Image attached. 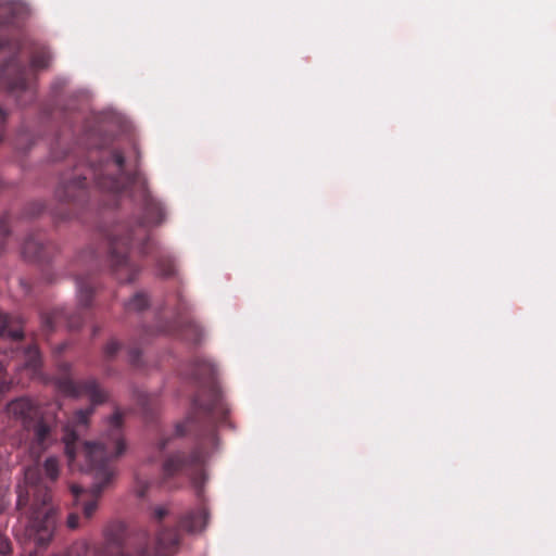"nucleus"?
Here are the masks:
<instances>
[{
  "label": "nucleus",
  "instance_id": "14",
  "mask_svg": "<svg viewBox=\"0 0 556 556\" xmlns=\"http://www.w3.org/2000/svg\"><path fill=\"white\" fill-rule=\"evenodd\" d=\"M41 365V356L36 345H29L25 351V367L36 372Z\"/></svg>",
  "mask_w": 556,
  "mask_h": 556
},
{
  "label": "nucleus",
  "instance_id": "31",
  "mask_svg": "<svg viewBox=\"0 0 556 556\" xmlns=\"http://www.w3.org/2000/svg\"><path fill=\"white\" fill-rule=\"evenodd\" d=\"M5 317H7L5 315H2V314L0 313V325H2V320H4V319H5Z\"/></svg>",
  "mask_w": 556,
  "mask_h": 556
},
{
  "label": "nucleus",
  "instance_id": "21",
  "mask_svg": "<svg viewBox=\"0 0 556 556\" xmlns=\"http://www.w3.org/2000/svg\"><path fill=\"white\" fill-rule=\"evenodd\" d=\"M12 553V544L9 538L0 531V555L10 556Z\"/></svg>",
  "mask_w": 556,
  "mask_h": 556
},
{
  "label": "nucleus",
  "instance_id": "22",
  "mask_svg": "<svg viewBox=\"0 0 556 556\" xmlns=\"http://www.w3.org/2000/svg\"><path fill=\"white\" fill-rule=\"evenodd\" d=\"M169 514V509L166 506H156L152 510V519L155 522H161Z\"/></svg>",
  "mask_w": 556,
  "mask_h": 556
},
{
  "label": "nucleus",
  "instance_id": "28",
  "mask_svg": "<svg viewBox=\"0 0 556 556\" xmlns=\"http://www.w3.org/2000/svg\"><path fill=\"white\" fill-rule=\"evenodd\" d=\"M3 507H4V503H3L2 497L0 496V513L3 510Z\"/></svg>",
  "mask_w": 556,
  "mask_h": 556
},
{
  "label": "nucleus",
  "instance_id": "5",
  "mask_svg": "<svg viewBox=\"0 0 556 556\" xmlns=\"http://www.w3.org/2000/svg\"><path fill=\"white\" fill-rule=\"evenodd\" d=\"M180 534L177 528H160L154 547L148 545V534L142 533L134 553L126 544L122 528L108 529L104 532V541L91 545V556H172L178 552Z\"/></svg>",
  "mask_w": 556,
  "mask_h": 556
},
{
  "label": "nucleus",
  "instance_id": "23",
  "mask_svg": "<svg viewBox=\"0 0 556 556\" xmlns=\"http://www.w3.org/2000/svg\"><path fill=\"white\" fill-rule=\"evenodd\" d=\"M12 382L7 377H0V402L4 395L11 390Z\"/></svg>",
  "mask_w": 556,
  "mask_h": 556
},
{
  "label": "nucleus",
  "instance_id": "1",
  "mask_svg": "<svg viewBox=\"0 0 556 556\" xmlns=\"http://www.w3.org/2000/svg\"><path fill=\"white\" fill-rule=\"evenodd\" d=\"M90 179L114 201L125 193L142 208V216L134 224H117L106 236L110 264L115 277L121 282H131L138 277L141 269L130 258L132 248H137L142 256L156 252L157 274L164 278L174 276V260L161 253L150 237V227L161 225L166 213L163 204L150 192L143 174L139 170L126 173L123 153L111 150L106 155H101L98 163H91L86 173H76L63 180L56 190L58 198L67 203L83 202Z\"/></svg>",
  "mask_w": 556,
  "mask_h": 556
},
{
  "label": "nucleus",
  "instance_id": "20",
  "mask_svg": "<svg viewBox=\"0 0 556 556\" xmlns=\"http://www.w3.org/2000/svg\"><path fill=\"white\" fill-rule=\"evenodd\" d=\"M150 485L151 482L148 479L137 476L135 485L137 496L143 498L148 494Z\"/></svg>",
  "mask_w": 556,
  "mask_h": 556
},
{
  "label": "nucleus",
  "instance_id": "12",
  "mask_svg": "<svg viewBox=\"0 0 556 556\" xmlns=\"http://www.w3.org/2000/svg\"><path fill=\"white\" fill-rule=\"evenodd\" d=\"M51 61V54L45 47H39L34 50L30 58V65L33 70L47 68Z\"/></svg>",
  "mask_w": 556,
  "mask_h": 556
},
{
  "label": "nucleus",
  "instance_id": "13",
  "mask_svg": "<svg viewBox=\"0 0 556 556\" xmlns=\"http://www.w3.org/2000/svg\"><path fill=\"white\" fill-rule=\"evenodd\" d=\"M149 304V296L144 292H137L128 302L125 303V309L126 312H141L148 308Z\"/></svg>",
  "mask_w": 556,
  "mask_h": 556
},
{
  "label": "nucleus",
  "instance_id": "9",
  "mask_svg": "<svg viewBox=\"0 0 556 556\" xmlns=\"http://www.w3.org/2000/svg\"><path fill=\"white\" fill-rule=\"evenodd\" d=\"M187 311V306L179 296L178 305L175 311V319L170 323L157 326L156 332L176 336L185 341L198 343L200 342L202 331L201 328L191 320H184L181 315Z\"/></svg>",
  "mask_w": 556,
  "mask_h": 556
},
{
  "label": "nucleus",
  "instance_id": "26",
  "mask_svg": "<svg viewBox=\"0 0 556 556\" xmlns=\"http://www.w3.org/2000/svg\"><path fill=\"white\" fill-rule=\"evenodd\" d=\"M0 233L2 235L3 239L8 238L10 235V230L8 225L4 223V220L0 222Z\"/></svg>",
  "mask_w": 556,
  "mask_h": 556
},
{
  "label": "nucleus",
  "instance_id": "25",
  "mask_svg": "<svg viewBox=\"0 0 556 556\" xmlns=\"http://www.w3.org/2000/svg\"><path fill=\"white\" fill-rule=\"evenodd\" d=\"M170 441V437H163L159 440L156 447L160 452H163Z\"/></svg>",
  "mask_w": 556,
  "mask_h": 556
},
{
  "label": "nucleus",
  "instance_id": "7",
  "mask_svg": "<svg viewBox=\"0 0 556 556\" xmlns=\"http://www.w3.org/2000/svg\"><path fill=\"white\" fill-rule=\"evenodd\" d=\"M11 18L0 21V86L20 97L24 93L28 99H18L21 104L33 100L35 87L28 78L25 65L20 61L21 43L9 36L8 29Z\"/></svg>",
  "mask_w": 556,
  "mask_h": 556
},
{
  "label": "nucleus",
  "instance_id": "29",
  "mask_svg": "<svg viewBox=\"0 0 556 556\" xmlns=\"http://www.w3.org/2000/svg\"><path fill=\"white\" fill-rule=\"evenodd\" d=\"M63 157H64V156L52 155V159H53L54 161H59V160H61V159H63Z\"/></svg>",
  "mask_w": 556,
  "mask_h": 556
},
{
  "label": "nucleus",
  "instance_id": "17",
  "mask_svg": "<svg viewBox=\"0 0 556 556\" xmlns=\"http://www.w3.org/2000/svg\"><path fill=\"white\" fill-rule=\"evenodd\" d=\"M35 143L34 136L28 132L26 129L22 128L17 135L16 147L17 149L26 152L28 151L33 144Z\"/></svg>",
  "mask_w": 556,
  "mask_h": 556
},
{
  "label": "nucleus",
  "instance_id": "32",
  "mask_svg": "<svg viewBox=\"0 0 556 556\" xmlns=\"http://www.w3.org/2000/svg\"><path fill=\"white\" fill-rule=\"evenodd\" d=\"M3 140V134L0 131V143L2 142Z\"/></svg>",
  "mask_w": 556,
  "mask_h": 556
},
{
  "label": "nucleus",
  "instance_id": "30",
  "mask_svg": "<svg viewBox=\"0 0 556 556\" xmlns=\"http://www.w3.org/2000/svg\"><path fill=\"white\" fill-rule=\"evenodd\" d=\"M90 256H91L92 261H94V262H96V260H97V255H96L93 252H90Z\"/></svg>",
  "mask_w": 556,
  "mask_h": 556
},
{
  "label": "nucleus",
  "instance_id": "24",
  "mask_svg": "<svg viewBox=\"0 0 556 556\" xmlns=\"http://www.w3.org/2000/svg\"><path fill=\"white\" fill-rule=\"evenodd\" d=\"M66 526L71 530H75L79 526V516L75 513H71L66 519Z\"/></svg>",
  "mask_w": 556,
  "mask_h": 556
},
{
  "label": "nucleus",
  "instance_id": "8",
  "mask_svg": "<svg viewBox=\"0 0 556 556\" xmlns=\"http://www.w3.org/2000/svg\"><path fill=\"white\" fill-rule=\"evenodd\" d=\"M76 287L79 309L89 308L97 288L93 277L89 274L77 275ZM62 321L66 323L70 329H79L84 324V316L80 311L68 315L64 308H55L42 316V327L47 332L52 331Z\"/></svg>",
  "mask_w": 556,
  "mask_h": 556
},
{
  "label": "nucleus",
  "instance_id": "10",
  "mask_svg": "<svg viewBox=\"0 0 556 556\" xmlns=\"http://www.w3.org/2000/svg\"><path fill=\"white\" fill-rule=\"evenodd\" d=\"M52 249L53 244L46 241L42 233H31L22 245V255L29 262L41 263L49 258Z\"/></svg>",
  "mask_w": 556,
  "mask_h": 556
},
{
  "label": "nucleus",
  "instance_id": "11",
  "mask_svg": "<svg viewBox=\"0 0 556 556\" xmlns=\"http://www.w3.org/2000/svg\"><path fill=\"white\" fill-rule=\"evenodd\" d=\"M208 513L204 505L198 509L190 510L179 519V528L188 533H198L205 529Z\"/></svg>",
  "mask_w": 556,
  "mask_h": 556
},
{
  "label": "nucleus",
  "instance_id": "19",
  "mask_svg": "<svg viewBox=\"0 0 556 556\" xmlns=\"http://www.w3.org/2000/svg\"><path fill=\"white\" fill-rule=\"evenodd\" d=\"M129 363L134 366H139L141 361L140 343L132 341L127 350Z\"/></svg>",
  "mask_w": 556,
  "mask_h": 556
},
{
  "label": "nucleus",
  "instance_id": "15",
  "mask_svg": "<svg viewBox=\"0 0 556 556\" xmlns=\"http://www.w3.org/2000/svg\"><path fill=\"white\" fill-rule=\"evenodd\" d=\"M62 556H91V545L86 540H78Z\"/></svg>",
  "mask_w": 556,
  "mask_h": 556
},
{
  "label": "nucleus",
  "instance_id": "27",
  "mask_svg": "<svg viewBox=\"0 0 556 556\" xmlns=\"http://www.w3.org/2000/svg\"><path fill=\"white\" fill-rule=\"evenodd\" d=\"M8 112L0 106V126L4 127L8 118Z\"/></svg>",
  "mask_w": 556,
  "mask_h": 556
},
{
  "label": "nucleus",
  "instance_id": "4",
  "mask_svg": "<svg viewBox=\"0 0 556 556\" xmlns=\"http://www.w3.org/2000/svg\"><path fill=\"white\" fill-rule=\"evenodd\" d=\"M42 472L51 482L56 481L60 464L56 457H48L42 466L28 467L24 482L16 489L18 530L37 547H47L53 540L59 525V508L53 504L49 486Z\"/></svg>",
  "mask_w": 556,
  "mask_h": 556
},
{
  "label": "nucleus",
  "instance_id": "16",
  "mask_svg": "<svg viewBox=\"0 0 556 556\" xmlns=\"http://www.w3.org/2000/svg\"><path fill=\"white\" fill-rule=\"evenodd\" d=\"M0 337H8L14 341H21L24 338V331L22 328L11 329L10 318L7 316L0 325Z\"/></svg>",
  "mask_w": 556,
  "mask_h": 556
},
{
  "label": "nucleus",
  "instance_id": "33",
  "mask_svg": "<svg viewBox=\"0 0 556 556\" xmlns=\"http://www.w3.org/2000/svg\"><path fill=\"white\" fill-rule=\"evenodd\" d=\"M98 331H99V329H98V328H94V329H93V333H94V334H96Z\"/></svg>",
  "mask_w": 556,
  "mask_h": 556
},
{
  "label": "nucleus",
  "instance_id": "3",
  "mask_svg": "<svg viewBox=\"0 0 556 556\" xmlns=\"http://www.w3.org/2000/svg\"><path fill=\"white\" fill-rule=\"evenodd\" d=\"M191 375L201 389L194 396L191 412L185 422L176 426L175 435L192 433L199 442L191 453L176 452L166 457L162 466V484L176 475L184 473L191 480L199 497L206 481L204 442L215 444V427L226 422L229 408L216 382V368L206 361L197 358L192 363Z\"/></svg>",
  "mask_w": 556,
  "mask_h": 556
},
{
  "label": "nucleus",
  "instance_id": "6",
  "mask_svg": "<svg viewBox=\"0 0 556 556\" xmlns=\"http://www.w3.org/2000/svg\"><path fill=\"white\" fill-rule=\"evenodd\" d=\"M4 413L12 426L31 435L33 448L46 450L53 442V422L36 400L26 395L15 397L7 403Z\"/></svg>",
  "mask_w": 556,
  "mask_h": 556
},
{
  "label": "nucleus",
  "instance_id": "18",
  "mask_svg": "<svg viewBox=\"0 0 556 556\" xmlns=\"http://www.w3.org/2000/svg\"><path fill=\"white\" fill-rule=\"evenodd\" d=\"M121 348L122 345L117 340L111 339L103 348L104 359L108 362L114 359L121 351Z\"/></svg>",
  "mask_w": 556,
  "mask_h": 556
},
{
  "label": "nucleus",
  "instance_id": "2",
  "mask_svg": "<svg viewBox=\"0 0 556 556\" xmlns=\"http://www.w3.org/2000/svg\"><path fill=\"white\" fill-rule=\"evenodd\" d=\"M56 389L72 397L88 396L91 405L74 413L64 428L63 442L65 455L71 469L90 472L93 483L89 490L72 484L70 486L76 504L81 505L86 519L92 518L98 509L99 500L112 483L116 475L113 464L126 451L123 437V415L116 410L106 421V430L98 442H87L80 439L88 429L89 419L94 413V406L108 400V393L94 378L74 380L71 377V365H60V375L55 378Z\"/></svg>",
  "mask_w": 556,
  "mask_h": 556
}]
</instances>
